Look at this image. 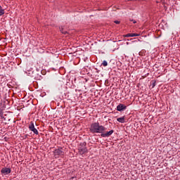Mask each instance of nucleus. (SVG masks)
Returning <instances> with one entry per match:
<instances>
[{
	"mask_svg": "<svg viewBox=\"0 0 180 180\" xmlns=\"http://www.w3.org/2000/svg\"><path fill=\"white\" fill-rule=\"evenodd\" d=\"M106 127H103V125H100L99 122H94L91 124L90 127V131L91 133H101V137H109L113 134L114 131L110 130V131H107L105 133H103L105 131Z\"/></svg>",
	"mask_w": 180,
	"mask_h": 180,
	"instance_id": "f257e3e1",
	"label": "nucleus"
},
{
	"mask_svg": "<svg viewBox=\"0 0 180 180\" xmlns=\"http://www.w3.org/2000/svg\"><path fill=\"white\" fill-rule=\"evenodd\" d=\"M79 154L83 155V154H86L88 153V148H86V142H82L79 146Z\"/></svg>",
	"mask_w": 180,
	"mask_h": 180,
	"instance_id": "f03ea898",
	"label": "nucleus"
},
{
	"mask_svg": "<svg viewBox=\"0 0 180 180\" xmlns=\"http://www.w3.org/2000/svg\"><path fill=\"white\" fill-rule=\"evenodd\" d=\"M55 158H58L61 155H64V151L63 148H58L53 151Z\"/></svg>",
	"mask_w": 180,
	"mask_h": 180,
	"instance_id": "7ed1b4c3",
	"label": "nucleus"
},
{
	"mask_svg": "<svg viewBox=\"0 0 180 180\" xmlns=\"http://www.w3.org/2000/svg\"><path fill=\"white\" fill-rule=\"evenodd\" d=\"M29 129L31 131L34 132V134H39V131H37V129L34 127V123H33V122H30Z\"/></svg>",
	"mask_w": 180,
	"mask_h": 180,
	"instance_id": "20e7f679",
	"label": "nucleus"
},
{
	"mask_svg": "<svg viewBox=\"0 0 180 180\" xmlns=\"http://www.w3.org/2000/svg\"><path fill=\"white\" fill-rule=\"evenodd\" d=\"M11 168L4 167L1 170V175H9L11 174Z\"/></svg>",
	"mask_w": 180,
	"mask_h": 180,
	"instance_id": "39448f33",
	"label": "nucleus"
},
{
	"mask_svg": "<svg viewBox=\"0 0 180 180\" xmlns=\"http://www.w3.org/2000/svg\"><path fill=\"white\" fill-rule=\"evenodd\" d=\"M127 108V107L122 103H120L117 106V110H118V112H123V110H126Z\"/></svg>",
	"mask_w": 180,
	"mask_h": 180,
	"instance_id": "423d86ee",
	"label": "nucleus"
},
{
	"mask_svg": "<svg viewBox=\"0 0 180 180\" xmlns=\"http://www.w3.org/2000/svg\"><path fill=\"white\" fill-rule=\"evenodd\" d=\"M37 72H38V73H34L33 74V75H32V77H34V78H35V79H40V78H41V75H40V74H41V72H40V70H39V69H37Z\"/></svg>",
	"mask_w": 180,
	"mask_h": 180,
	"instance_id": "0eeeda50",
	"label": "nucleus"
},
{
	"mask_svg": "<svg viewBox=\"0 0 180 180\" xmlns=\"http://www.w3.org/2000/svg\"><path fill=\"white\" fill-rule=\"evenodd\" d=\"M140 36V34H137V33H129L127 34L125 37H137Z\"/></svg>",
	"mask_w": 180,
	"mask_h": 180,
	"instance_id": "6e6552de",
	"label": "nucleus"
},
{
	"mask_svg": "<svg viewBox=\"0 0 180 180\" xmlns=\"http://www.w3.org/2000/svg\"><path fill=\"white\" fill-rule=\"evenodd\" d=\"M117 121L119 122L120 123H126V120L124 117H121L117 119Z\"/></svg>",
	"mask_w": 180,
	"mask_h": 180,
	"instance_id": "1a4fd4ad",
	"label": "nucleus"
},
{
	"mask_svg": "<svg viewBox=\"0 0 180 180\" xmlns=\"http://www.w3.org/2000/svg\"><path fill=\"white\" fill-rule=\"evenodd\" d=\"M5 15V9L2 8V6L0 5V16Z\"/></svg>",
	"mask_w": 180,
	"mask_h": 180,
	"instance_id": "9d476101",
	"label": "nucleus"
},
{
	"mask_svg": "<svg viewBox=\"0 0 180 180\" xmlns=\"http://www.w3.org/2000/svg\"><path fill=\"white\" fill-rule=\"evenodd\" d=\"M59 29L61 33H63V34H67L68 32L66 30H64L63 27H60Z\"/></svg>",
	"mask_w": 180,
	"mask_h": 180,
	"instance_id": "9b49d317",
	"label": "nucleus"
},
{
	"mask_svg": "<svg viewBox=\"0 0 180 180\" xmlns=\"http://www.w3.org/2000/svg\"><path fill=\"white\" fill-rule=\"evenodd\" d=\"M102 65H103V67H108V62L106 60H103Z\"/></svg>",
	"mask_w": 180,
	"mask_h": 180,
	"instance_id": "f8f14e48",
	"label": "nucleus"
},
{
	"mask_svg": "<svg viewBox=\"0 0 180 180\" xmlns=\"http://www.w3.org/2000/svg\"><path fill=\"white\" fill-rule=\"evenodd\" d=\"M0 116L1 117H4V112H2V110L0 109Z\"/></svg>",
	"mask_w": 180,
	"mask_h": 180,
	"instance_id": "ddd939ff",
	"label": "nucleus"
},
{
	"mask_svg": "<svg viewBox=\"0 0 180 180\" xmlns=\"http://www.w3.org/2000/svg\"><path fill=\"white\" fill-rule=\"evenodd\" d=\"M114 22L116 23V25H119L120 23V21L115 20V21H114Z\"/></svg>",
	"mask_w": 180,
	"mask_h": 180,
	"instance_id": "4468645a",
	"label": "nucleus"
},
{
	"mask_svg": "<svg viewBox=\"0 0 180 180\" xmlns=\"http://www.w3.org/2000/svg\"><path fill=\"white\" fill-rule=\"evenodd\" d=\"M131 22H133V23H137V21H136L135 20H131Z\"/></svg>",
	"mask_w": 180,
	"mask_h": 180,
	"instance_id": "2eb2a0df",
	"label": "nucleus"
}]
</instances>
